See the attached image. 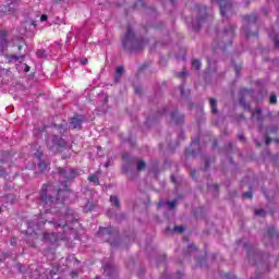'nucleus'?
<instances>
[{"label": "nucleus", "mask_w": 279, "mask_h": 279, "mask_svg": "<svg viewBox=\"0 0 279 279\" xmlns=\"http://www.w3.org/2000/svg\"><path fill=\"white\" fill-rule=\"evenodd\" d=\"M197 174V171L193 170L191 171L190 175L195 180V175Z\"/></svg>", "instance_id": "43"}, {"label": "nucleus", "mask_w": 279, "mask_h": 279, "mask_svg": "<svg viewBox=\"0 0 279 279\" xmlns=\"http://www.w3.org/2000/svg\"><path fill=\"white\" fill-rule=\"evenodd\" d=\"M107 275L109 276L108 279H114L117 277V269L112 266H106Z\"/></svg>", "instance_id": "14"}, {"label": "nucleus", "mask_w": 279, "mask_h": 279, "mask_svg": "<svg viewBox=\"0 0 279 279\" xmlns=\"http://www.w3.org/2000/svg\"><path fill=\"white\" fill-rule=\"evenodd\" d=\"M269 104H271V105L278 104V96H276V94L270 95Z\"/></svg>", "instance_id": "24"}, {"label": "nucleus", "mask_w": 279, "mask_h": 279, "mask_svg": "<svg viewBox=\"0 0 279 279\" xmlns=\"http://www.w3.org/2000/svg\"><path fill=\"white\" fill-rule=\"evenodd\" d=\"M206 10L207 9L204 5L196 7L195 12L196 14H198V16L196 17V23H198V25L193 24L194 32L202 29V23L206 21Z\"/></svg>", "instance_id": "5"}, {"label": "nucleus", "mask_w": 279, "mask_h": 279, "mask_svg": "<svg viewBox=\"0 0 279 279\" xmlns=\"http://www.w3.org/2000/svg\"><path fill=\"white\" fill-rule=\"evenodd\" d=\"M244 25H243V31L246 36V38H252V37H258V32H250V28L252 25H256L258 21V16L256 14H251V15H244L243 16Z\"/></svg>", "instance_id": "3"}, {"label": "nucleus", "mask_w": 279, "mask_h": 279, "mask_svg": "<svg viewBox=\"0 0 279 279\" xmlns=\"http://www.w3.org/2000/svg\"><path fill=\"white\" fill-rule=\"evenodd\" d=\"M243 197H244L245 199H252V192H245V193L243 194Z\"/></svg>", "instance_id": "34"}, {"label": "nucleus", "mask_w": 279, "mask_h": 279, "mask_svg": "<svg viewBox=\"0 0 279 279\" xmlns=\"http://www.w3.org/2000/svg\"><path fill=\"white\" fill-rule=\"evenodd\" d=\"M178 77H186V72H180V73L178 74Z\"/></svg>", "instance_id": "41"}, {"label": "nucleus", "mask_w": 279, "mask_h": 279, "mask_svg": "<svg viewBox=\"0 0 279 279\" xmlns=\"http://www.w3.org/2000/svg\"><path fill=\"white\" fill-rule=\"evenodd\" d=\"M8 5L4 7L3 12L5 14H14L16 8H19V0H7Z\"/></svg>", "instance_id": "7"}, {"label": "nucleus", "mask_w": 279, "mask_h": 279, "mask_svg": "<svg viewBox=\"0 0 279 279\" xmlns=\"http://www.w3.org/2000/svg\"><path fill=\"white\" fill-rule=\"evenodd\" d=\"M50 191H53V186L44 185L41 189L40 197L45 204H53V202H58L62 195H69V186L63 185V189H59L54 191V196L49 194Z\"/></svg>", "instance_id": "2"}, {"label": "nucleus", "mask_w": 279, "mask_h": 279, "mask_svg": "<svg viewBox=\"0 0 279 279\" xmlns=\"http://www.w3.org/2000/svg\"><path fill=\"white\" fill-rule=\"evenodd\" d=\"M44 239H56V234L54 233H46L44 235Z\"/></svg>", "instance_id": "33"}, {"label": "nucleus", "mask_w": 279, "mask_h": 279, "mask_svg": "<svg viewBox=\"0 0 279 279\" xmlns=\"http://www.w3.org/2000/svg\"><path fill=\"white\" fill-rule=\"evenodd\" d=\"M192 69H195V71H199L202 69V61L195 59L192 61Z\"/></svg>", "instance_id": "20"}, {"label": "nucleus", "mask_w": 279, "mask_h": 279, "mask_svg": "<svg viewBox=\"0 0 279 279\" xmlns=\"http://www.w3.org/2000/svg\"><path fill=\"white\" fill-rule=\"evenodd\" d=\"M208 167H210V165L208 163V161L205 162V169H208Z\"/></svg>", "instance_id": "52"}, {"label": "nucleus", "mask_w": 279, "mask_h": 279, "mask_svg": "<svg viewBox=\"0 0 279 279\" xmlns=\"http://www.w3.org/2000/svg\"><path fill=\"white\" fill-rule=\"evenodd\" d=\"M220 45V47L222 48V49H226V44L222 41L221 44H219Z\"/></svg>", "instance_id": "50"}, {"label": "nucleus", "mask_w": 279, "mask_h": 279, "mask_svg": "<svg viewBox=\"0 0 279 279\" xmlns=\"http://www.w3.org/2000/svg\"><path fill=\"white\" fill-rule=\"evenodd\" d=\"M47 19H48V16H47L46 14H44V15L40 16V21H41V22L47 21Z\"/></svg>", "instance_id": "45"}, {"label": "nucleus", "mask_w": 279, "mask_h": 279, "mask_svg": "<svg viewBox=\"0 0 279 279\" xmlns=\"http://www.w3.org/2000/svg\"><path fill=\"white\" fill-rule=\"evenodd\" d=\"M81 64H84V65L88 64V59L82 60V61H81Z\"/></svg>", "instance_id": "46"}, {"label": "nucleus", "mask_w": 279, "mask_h": 279, "mask_svg": "<svg viewBox=\"0 0 279 279\" xmlns=\"http://www.w3.org/2000/svg\"><path fill=\"white\" fill-rule=\"evenodd\" d=\"M88 181L92 182L95 186L99 185V172L90 174Z\"/></svg>", "instance_id": "16"}, {"label": "nucleus", "mask_w": 279, "mask_h": 279, "mask_svg": "<svg viewBox=\"0 0 279 279\" xmlns=\"http://www.w3.org/2000/svg\"><path fill=\"white\" fill-rule=\"evenodd\" d=\"M215 191H219V185H214Z\"/></svg>", "instance_id": "56"}, {"label": "nucleus", "mask_w": 279, "mask_h": 279, "mask_svg": "<svg viewBox=\"0 0 279 279\" xmlns=\"http://www.w3.org/2000/svg\"><path fill=\"white\" fill-rule=\"evenodd\" d=\"M227 45H232V41H229Z\"/></svg>", "instance_id": "64"}, {"label": "nucleus", "mask_w": 279, "mask_h": 279, "mask_svg": "<svg viewBox=\"0 0 279 279\" xmlns=\"http://www.w3.org/2000/svg\"><path fill=\"white\" fill-rule=\"evenodd\" d=\"M217 3L220 8L221 16H226V12H228V10H232V4L228 3V0H217Z\"/></svg>", "instance_id": "8"}, {"label": "nucleus", "mask_w": 279, "mask_h": 279, "mask_svg": "<svg viewBox=\"0 0 279 279\" xmlns=\"http://www.w3.org/2000/svg\"><path fill=\"white\" fill-rule=\"evenodd\" d=\"M190 250H196L195 245H190Z\"/></svg>", "instance_id": "55"}, {"label": "nucleus", "mask_w": 279, "mask_h": 279, "mask_svg": "<svg viewBox=\"0 0 279 279\" xmlns=\"http://www.w3.org/2000/svg\"><path fill=\"white\" fill-rule=\"evenodd\" d=\"M147 66H149V64H143L142 66H140V71H145V69H147Z\"/></svg>", "instance_id": "42"}, {"label": "nucleus", "mask_w": 279, "mask_h": 279, "mask_svg": "<svg viewBox=\"0 0 279 279\" xmlns=\"http://www.w3.org/2000/svg\"><path fill=\"white\" fill-rule=\"evenodd\" d=\"M17 47H19V49H23V45H21V44Z\"/></svg>", "instance_id": "58"}, {"label": "nucleus", "mask_w": 279, "mask_h": 279, "mask_svg": "<svg viewBox=\"0 0 279 279\" xmlns=\"http://www.w3.org/2000/svg\"><path fill=\"white\" fill-rule=\"evenodd\" d=\"M275 46L279 47V39L275 41Z\"/></svg>", "instance_id": "54"}, {"label": "nucleus", "mask_w": 279, "mask_h": 279, "mask_svg": "<svg viewBox=\"0 0 279 279\" xmlns=\"http://www.w3.org/2000/svg\"><path fill=\"white\" fill-rule=\"evenodd\" d=\"M278 133V126H270L267 129V134H277Z\"/></svg>", "instance_id": "25"}, {"label": "nucleus", "mask_w": 279, "mask_h": 279, "mask_svg": "<svg viewBox=\"0 0 279 279\" xmlns=\"http://www.w3.org/2000/svg\"><path fill=\"white\" fill-rule=\"evenodd\" d=\"M146 44H147V40L136 38V35L134 34V29H132V26L129 25L126 34L122 39L123 49L130 52L138 51L143 49Z\"/></svg>", "instance_id": "1"}, {"label": "nucleus", "mask_w": 279, "mask_h": 279, "mask_svg": "<svg viewBox=\"0 0 279 279\" xmlns=\"http://www.w3.org/2000/svg\"><path fill=\"white\" fill-rule=\"evenodd\" d=\"M123 73H125V68L118 66L114 75V82L119 83L121 82V77H123Z\"/></svg>", "instance_id": "12"}, {"label": "nucleus", "mask_w": 279, "mask_h": 279, "mask_svg": "<svg viewBox=\"0 0 279 279\" xmlns=\"http://www.w3.org/2000/svg\"><path fill=\"white\" fill-rule=\"evenodd\" d=\"M4 199L8 204H14V202H16V196L9 194L4 197Z\"/></svg>", "instance_id": "21"}, {"label": "nucleus", "mask_w": 279, "mask_h": 279, "mask_svg": "<svg viewBox=\"0 0 279 279\" xmlns=\"http://www.w3.org/2000/svg\"><path fill=\"white\" fill-rule=\"evenodd\" d=\"M255 215L257 217H263V215H265V209H257V210H255Z\"/></svg>", "instance_id": "31"}, {"label": "nucleus", "mask_w": 279, "mask_h": 279, "mask_svg": "<svg viewBox=\"0 0 279 279\" xmlns=\"http://www.w3.org/2000/svg\"><path fill=\"white\" fill-rule=\"evenodd\" d=\"M84 121V117L77 116L72 118L70 125L72 130H80L82 128V122Z\"/></svg>", "instance_id": "9"}, {"label": "nucleus", "mask_w": 279, "mask_h": 279, "mask_svg": "<svg viewBox=\"0 0 279 279\" xmlns=\"http://www.w3.org/2000/svg\"><path fill=\"white\" fill-rule=\"evenodd\" d=\"M214 147H217V142H214Z\"/></svg>", "instance_id": "61"}, {"label": "nucleus", "mask_w": 279, "mask_h": 279, "mask_svg": "<svg viewBox=\"0 0 279 279\" xmlns=\"http://www.w3.org/2000/svg\"><path fill=\"white\" fill-rule=\"evenodd\" d=\"M36 53H37L38 58H45L47 56V52L43 49L37 50Z\"/></svg>", "instance_id": "29"}, {"label": "nucleus", "mask_w": 279, "mask_h": 279, "mask_svg": "<svg viewBox=\"0 0 279 279\" xmlns=\"http://www.w3.org/2000/svg\"><path fill=\"white\" fill-rule=\"evenodd\" d=\"M35 156H36L37 158H40V157L43 156V153L37 151V153H35Z\"/></svg>", "instance_id": "47"}, {"label": "nucleus", "mask_w": 279, "mask_h": 279, "mask_svg": "<svg viewBox=\"0 0 279 279\" xmlns=\"http://www.w3.org/2000/svg\"><path fill=\"white\" fill-rule=\"evenodd\" d=\"M209 104H210V109H211L213 114H217V112H218V110H217V99L210 98Z\"/></svg>", "instance_id": "18"}, {"label": "nucleus", "mask_w": 279, "mask_h": 279, "mask_svg": "<svg viewBox=\"0 0 279 279\" xmlns=\"http://www.w3.org/2000/svg\"><path fill=\"white\" fill-rule=\"evenodd\" d=\"M64 145V140L58 138V135H52L47 140V147L52 154H58V151H60Z\"/></svg>", "instance_id": "4"}, {"label": "nucleus", "mask_w": 279, "mask_h": 279, "mask_svg": "<svg viewBox=\"0 0 279 279\" xmlns=\"http://www.w3.org/2000/svg\"><path fill=\"white\" fill-rule=\"evenodd\" d=\"M189 151H190L189 149L185 150L186 156H189Z\"/></svg>", "instance_id": "59"}, {"label": "nucleus", "mask_w": 279, "mask_h": 279, "mask_svg": "<svg viewBox=\"0 0 279 279\" xmlns=\"http://www.w3.org/2000/svg\"><path fill=\"white\" fill-rule=\"evenodd\" d=\"M266 145H269V143H271V137L266 136V141H265Z\"/></svg>", "instance_id": "44"}, {"label": "nucleus", "mask_w": 279, "mask_h": 279, "mask_svg": "<svg viewBox=\"0 0 279 279\" xmlns=\"http://www.w3.org/2000/svg\"><path fill=\"white\" fill-rule=\"evenodd\" d=\"M180 90H181V95H184V87L183 86L180 87Z\"/></svg>", "instance_id": "51"}, {"label": "nucleus", "mask_w": 279, "mask_h": 279, "mask_svg": "<svg viewBox=\"0 0 279 279\" xmlns=\"http://www.w3.org/2000/svg\"><path fill=\"white\" fill-rule=\"evenodd\" d=\"M53 223L56 228H64L66 226V221H62V222L54 221Z\"/></svg>", "instance_id": "30"}, {"label": "nucleus", "mask_w": 279, "mask_h": 279, "mask_svg": "<svg viewBox=\"0 0 279 279\" xmlns=\"http://www.w3.org/2000/svg\"><path fill=\"white\" fill-rule=\"evenodd\" d=\"M239 138H240V141H245V137L243 136V134H240Z\"/></svg>", "instance_id": "48"}, {"label": "nucleus", "mask_w": 279, "mask_h": 279, "mask_svg": "<svg viewBox=\"0 0 279 279\" xmlns=\"http://www.w3.org/2000/svg\"><path fill=\"white\" fill-rule=\"evenodd\" d=\"M122 159H123V160H128V154H123V155H122Z\"/></svg>", "instance_id": "49"}, {"label": "nucleus", "mask_w": 279, "mask_h": 279, "mask_svg": "<svg viewBox=\"0 0 279 279\" xmlns=\"http://www.w3.org/2000/svg\"><path fill=\"white\" fill-rule=\"evenodd\" d=\"M5 173V168L3 166H0V177Z\"/></svg>", "instance_id": "39"}, {"label": "nucleus", "mask_w": 279, "mask_h": 279, "mask_svg": "<svg viewBox=\"0 0 279 279\" xmlns=\"http://www.w3.org/2000/svg\"><path fill=\"white\" fill-rule=\"evenodd\" d=\"M240 104L241 106H243L244 108H250V105L245 102V99L241 98L240 99Z\"/></svg>", "instance_id": "36"}, {"label": "nucleus", "mask_w": 279, "mask_h": 279, "mask_svg": "<svg viewBox=\"0 0 279 279\" xmlns=\"http://www.w3.org/2000/svg\"><path fill=\"white\" fill-rule=\"evenodd\" d=\"M52 132L53 134H56V132L57 134H64V125H54Z\"/></svg>", "instance_id": "19"}, {"label": "nucleus", "mask_w": 279, "mask_h": 279, "mask_svg": "<svg viewBox=\"0 0 279 279\" xmlns=\"http://www.w3.org/2000/svg\"><path fill=\"white\" fill-rule=\"evenodd\" d=\"M38 168L40 169V171H47V169L49 168V165H47L45 162H40L38 165Z\"/></svg>", "instance_id": "27"}, {"label": "nucleus", "mask_w": 279, "mask_h": 279, "mask_svg": "<svg viewBox=\"0 0 279 279\" xmlns=\"http://www.w3.org/2000/svg\"><path fill=\"white\" fill-rule=\"evenodd\" d=\"M170 3H172V5L174 4L173 0H170Z\"/></svg>", "instance_id": "63"}, {"label": "nucleus", "mask_w": 279, "mask_h": 279, "mask_svg": "<svg viewBox=\"0 0 279 279\" xmlns=\"http://www.w3.org/2000/svg\"><path fill=\"white\" fill-rule=\"evenodd\" d=\"M263 109H260V107H256L255 110L252 113V117H255L257 121H259V123H263V121H265V118L263 117Z\"/></svg>", "instance_id": "11"}, {"label": "nucleus", "mask_w": 279, "mask_h": 279, "mask_svg": "<svg viewBox=\"0 0 279 279\" xmlns=\"http://www.w3.org/2000/svg\"><path fill=\"white\" fill-rule=\"evenodd\" d=\"M58 173L59 175H61L64 182L75 180V178H77V171L75 170H66L64 168H58Z\"/></svg>", "instance_id": "6"}, {"label": "nucleus", "mask_w": 279, "mask_h": 279, "mask_svg": "<svg viewBox=\"0 0 279 279\" xmlns=\"http://www.w3.org/2000/svg\"><path fill=\"white\" fill-rule=\"evenodd\" d=\"M274 142L277 143V144H279V138H278V137H275V138H274Z\"/></svg>", "instance_id": "53"}, {"label": "nucleus", "mask_w": 279, "mask_h": 279, "mask_svg": "<svg viewBox=\"0 0 279 279\" xmlns=\"http://www.w3.org/2000/svg\"><path fill=\"white\" fill-rule=\"evenodd\" d=\"M241 93H242V95H245L246 93H252V89H245L244 88V89L241 90Z\"/></svg>", "instance_id": "40"}, {"label": "nucleus", "mask_w": 279, "mask_h": 279, "mask_svg": "<svg viewBox=\"0 0 279 279\" xmlns=\"http://www.w3.org/2000/svg\"><path fill=\"white\" fill-rule=\"evenodd\" d=\"M141 93H143V88L142 87H135V94L141 95Z\"/></svg>", "instance_id": "38"}, {"label": "nucleus", "mask_w": 279, "mask_h": 279, "mask_svg": "<svg viewBox=\"0 0 279 279\" xmlns=\"http://www.w3.org/2000/svg\"><path fill=\"white\" fill-rule=\"evenodd\" d=\"M274 234H276V229L274 227H269L267 230V235L269 236V239H271Z\"/></svg>", "instance_id": "26"}, {"label": "nucleus", "mask_w": 279, "mask_h": 279, "mask_svg": "<svg viewBox=\"0 0 279 279\" xmlns=\"http://www.w3.org/2000/svg\"><path fill=\"white\" fill-rule=\"evenodd\" d=\"M223 37L225 38H233L234 37V26H230L229 28L225 29Z\"/></svg>", "instance_id": "15"}, {"label": "nucleus", "mask_w": 279, "mask_h": 279, "mask_svg": "<svg viewBox=\"0 0 279 279\" xmlns=\"http://www.w3.org/2000/svg\"><path fill=\"white\" fill-rule=\"evenodd\" d=\"M196 145H199V140H196Z\"/></svg>", "instance_id": "62"}, {"label": "nucleus", "mask_w": 279, "mask_h": 279, "mask_svg": "<svg viewBox=\"0 0 279 279\" xmlns=\"http://www.w3.org/2000/svg\"><path fill=\"white\" fill-rule=\"evenodd\" d=\"M111 206H116V208H121V201H119L118 196H110Z\"/></svg>", "instance_id": "17"}, {"label": "nucleus", "mask_w": 279, "mask_h": 279, "mask_svg": "<svg viewBox=\"0 0 279 279\" xmlns=\"http://www.w3.org/2000/svg\"><path fill=\"white\" fill-rule=\"evenodd\" d=\"M8 33L5 31L0 32V51H3L8 47Z\"/></svg>", "instance_id": "10"}, {"label": "nucleus", "mask_w": 279, "mask_h": 279, "mask_svg": "<svg viewBox=\"0 0 279 279\" xmlns=\"http://www.w3.org/2000/svg\"><path fill=\"white\" fill-rule=\"evenodd\" d=\"M174 232H178V234H182V232H184V228L182 226H175Z\"/></svg>", "instance_id": "28"}, {"label": "nucleus", "mask_w": 279, "mask_h": 279, "mask_svg": "<svg viewBox=\"0 0 279 279\" xmlns=\"http://www.w3.org/2000/svg\"><path fill=\"white\" fill-rule=\"evenodd\" d=\"M145 167H147V163H145V161L140 160L137 162V171H143V169H145Z\"/></svg>", "instance_id": "23"}, {"label": "nucleus", "mask_w": 279, "mask_h": 279, "mask_svg": "<svg viewBox=\"0 0 279 279\" xmlns=\"http://www.w3.org/2000/svg\"><path fill=\"white\" fill-rule=\"evenodd\" d=\"M171 119H172V121H174L175 123H183V122H184V116L179 114V113H178V110H174V111L171 113Z\"/></svg>", "instance_id": "13"}, {"label": "nucleus", "mask_w": 279, "mask_h": 279, "mask_svg": "<svg viewBox=\"0 0 279 279\" xmlns=\"http://www.w3.org/2000/svg\"><path fill=\"white\" fill-rule=\"evenodd\" d=\"M25 71H26V72L29 71V66H26Z\"/></svg>", "instance_id": "60"}, {"label": "nucleus", "mask_w": 279, "mask_h": 279, "mask_svg": "<svg viewBox=\"0 0 279 279\" xmlns=\"http://www.w3.org/2000/svg\"><path fill=\"white\" fill-rule=\"evenodd\" d=\"M242 69V65H235V75H239V71H241Z\"/></svg>", "instance_id": "37"}, {"label": "nucleus", "mask_w": 279, "mask_h": 279, "mask_svg": "<svg viewBox=\"0 0 279 279\" xmlns=\"http://www.w3.org/2000/svg\"><path fill=\"white\" fill-rule=\"evenodd\" d=\"M169 208H175V206H178V202L177 201H171L168 203Z\"/></svg>", "instance_id": "32"}, {"label": "nucleus", "mask_w": 279, "mask_h": 279, "mask_svg": "<svg viewBox=\"0 0 279 279\" xmlns=\"http://www.w3.org/2000/svg\"><path fill=\"white\" fill-rule=\"evenodd\" d=\"M107 234H111V233H110V228H107Z\"/></svg>", "instance_id": "57"}, {"label": "nucleus", "mask_w": 279, "mask_h": 279, "mask_svg": "<svg viewBox=\"0 0 279 279\" xmlns=\"http://www.w3.org/2000/svg\"><path fill=\"white\" fill-rule=\"evenodd\" d=\"M25 59V56H15V54H11L10 57H9V61L10 62H16V60H24Z\"/></svg>", "instance_id": "22"}, {"label": "nucleus", "mask_w": 279, "mask_h": 279, "mask_svg": "<svg viewBox=\"0 0 279 279\" xmlns=\"http://www.w3.org/2000/svg\"><path fill=\"white\" fill-rule=\"evenodd\" d=\"M138 5H142V8L145 5V2L143 0H137L134 4V8H138Z\"/></svg>", "instance_id": "35"}]
</instances>
